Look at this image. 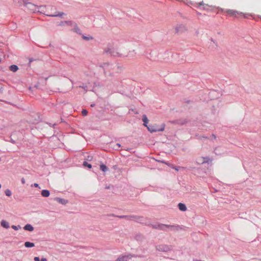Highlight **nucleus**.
Returning a JSON list of instances; mask_svg holds the SVG:
<instances>
[{"instance_id":"1","label":"nucleus","mask_w":261,"mask_h":261,"mask_svg":"<svg viewBox=\"0 0 261 261\" xmlns=\"http://www.w3.org/2000/svg\"><path fill=\"white\" fill-rule=\"evenodd\" d=\"M223 12L230 17L238 18L244 16L243 13L234 10L226 9L223 10Z\"/></svg>"},{"instance_id":"2","label":"nucleus","mask_w":261,"mask_h":261,"mask_svg":"<svg viewBox=\"0 0 261 261\" xmlns=\"http://www.w3.org/2000/svg\"><path fill=\"white\" fill-rule=\"evenodd\" d=\"M148 130L151 133L163 131L165 129V124H162L160 128H158L156 125H149L147 126Z\"/></svg>"},{"instance_id":"3","label":"nucleus","mask_w":261,"mask_h":261,"mask_svg":"<svg viewBox=\"0 0 261 261\" xmlns=\"http://www.w3.org/2000/svg\"><path fill=\"white\" fill-rule=\"evenodd\" d=\"M24 6L31 12H35L36 11H39V7L31 3H25Z\"/></svg>"},{"instance_id":"4","label":"nucleus","mask_w":261,"mask_h":261,"mask_svg":"<svg viewBox=\"0 0 261 261\" xmlns=\"http://www.w3.org/2000/svg\"><path fill=\"white\" fill-rule=\"evenodd\" d=\"M133 257V255L131 254H128L127 255H122L120 256L115 261H127L129 259H131Z\"/></svg>"},{"instance_id":"5","label":"nucleus","mask_w":261,"mask_h":261,"mask_svg":"<svg viewBox=\"0 0 261 261\" xmlns=\"http://www.w3.org/2000/svg\"><path fill=\"white\" fill-rule=\"evenodd\" d=\"M73 24V22L72 21H64L61 22L59 25L64 27L65 25L72 26Z\"/></svg>"},{"instance_id":"6","label":"nucleus","mask_w":261,"mask_h":261,"mask_svg":"<svg viewBox=\"0 0 261 261\" xmlns=\"http://www.w3.org/2000/svg\"><path fill=\"white\" fill-rule=\"evenodd\" d=\"M210 161L208 158L201 157L198 160V162L200 164H203L205 163H208Z\"/></svg>"},{"instance_id":"7","label":"nucleus","mask_w":261,"mask_h":261,"mask_svg":"<svg viewBox=\"0 0 261 261\" xmlns=\"http://www.w3.org/2000/svg\"><path fill=\"white\" fill-rule=\"evenodd\" d=\"M55 200L57 201L58 202L65 205L67 203L68 200H66L65 199L57 197L55 198Z\"/></svg>"},{"instance_id":"8","label":"nucleus","mask_w":261,"mask_h":261,"mask_svg":"<svg viewBox=\"0 0 261 261\" xmlns=\"http://www.w3.org/2000/svg\"><path fill=\"white\" fill-rule=\"evenodd\" d=\"M72 26H73L74 27V28L73 29V31L78 33V34H81V30H80V29L79 28V27L77 26V25L73 22V24Z\"/></svg>"},{"instance_id":"9","label":"nucleus","mask_w":261,"mask_h":261,"mask_svg":"<svg viewBox=\"0 0 261 261\" xmlns=\"http://www.w3.org/2000/svg\"><path fill=\"white\" fill-rule=\"evenodd\" d=\"M49 195H50V193H49V191L48 190H43L41 191V195L43 197H48L49 196Z\"/></svg>"},{"instance_id":"10","label":"nucleus","mask_w":261,"mask_h":261,"mask_svg":"<svg viewBox=\"0 0 261 261\" xmlns=\"http://www.w3.org/2000/svg\"><path fill=\"white\" fill-rule=\"evenodd\" d=\"M1 226L5 228H9V224L5 220H2L1 222Z\"/></svg>"},{"instance_id":"11","label":"nucleus","mask_w":261,"mask_h":261,"mask_svg":"<svg viewBox=\"0 0 261 261\" xmlns=\"http://www.w3.org/2000/svg\"><path fill=\"white\" fill-rule=\"evenodd\" d=\"M178 208L181 211H186L187 210L186 205L181 203L178 204Z\"/></svg>"},{"instance_id":"12","label":"nucleus","mask_w":261,"mask_h":261,"mask_svg":"<svg viewBox=\"0 0 261 261\" xmlns=\"http://www.w3.org/2000/svg\"><path fill=\"white\" fill-rule=\"evenodd\" d=\"M142 121L144 122V125L146 127L148 126L147 125V123L148 122V120L147 119V116L145 115H143L142 116Z\"/></svg>"},{"instance_id":"13","label":"nucleus","mask_w":261,"mask_h":261,"mask_svg":"<svg viewBox=\"0 0 261 261\" xmlns=\"http://www.w3.org/2000/svg\"><path fill=\"white\" fill-rule=\"evenodd\" d=\"M24 229L30 231H32L34 230L33 227L30 224L25 225L24 227Z\"/></svg>"},{"instance_id":"14","label":"nucleus","mask_w":261,"mask_h":261,"mask_svg":"<svg viewBox=\"0 0 261 261\" xmlns=\"http://www.w3.org/2000/svg\"><path fill=\"white\" fill-rule=\"evenodd\" d=\"M18 68L17 66H16L15 65H12L11 66H10V70L13 72H16L18 70Z\"/></svg>"},{"instance_id":"15","label":"nucleus","mask_w":261,"mask_h":261,"mask_svg":"<svg viewBox=\"0 0 261 261\" xmlns=\"http://www.w3.org/2000/svg\"><path fill=\"white\" fill-rule=\"evenodd\" d=\"M65 14L63 12H59V13H57L56 14H53V15H48V16H51V17H57V16H62L63 15H64Z\"/></svg>"},{"instance_id":"16","label":"nucleus","mask_w":261,"mask_h":261,"mask_svg":"<svg viewBox=\"0 0 261 261\" xmlns=\"http://www.w3.org/2000/svg\"><path fill=\"white\" fill-rule=\"evenodd\" d=\"M24 246L26 247H33L35 246L34 244L30 242H26L24 243Z\"/></svg>"},{"instance_id":"17","label":"nucleus","mask_w":261,"mask_h":261,"mask_svg":"<svg viewBox=\"0 0 261 261\" xmlns=\"http://www.w3.org/2000/svg\"><path fill=\"white\" fill-rule=\"evenodd\" d=\"M100 169L103 172H106L108 169L107 167L103 164H102L100 166Z\"/></svg>"},{"instance_id":"18","label":"nucleus","mask_w":261,"mask_h":261,"mask_svg":"<svg viewBox=\"0 0 261 261\" xmlns=\"http://www.w3.org/2000/svg\"><path fill=\"white\" fill-rule=\"evenodd\" d=\"M172 227V226L166 225H164V224H161V225H159V227L161 229H165V227Z\"/></svg>"},{"instance_id":"19","label":"nucleus","mask_w":261,"mask_h":261,"mask_svg":"<svg viewBox=\"0 0 261 261\" xmlns=\"http://www.w3.org/2000/svg\"><path fill=\"white\" fill-rule=\"evenodd\" d=\"M5 194L6 195V196H9V197L11 196V195H12L11 191L9 189H7L5 191Z\"/></svg>"},{"instance_id":"20","label":"nucleus","mask_w":261,"mask_h":261,"mask_svg":"<svg viewBox=\"0 0 261 261\" xmlns=\"http://www.w3.org/2000/svg\"><path fill=\"white\" fill-rule=\"evenodd\" d=\"M83 166H84V167H88V168H91V167H92L91 165V164H89V163H87V162H84L83 163Z\"/></svg>"},{"instance_id":"21","label":"nucleus","mask_w":261,"mask_h":261,"mask_svg":"<svg viewBox=\"0 0 261 261\" xmlns=\"http://www.w3.org/2000/svg\"><path fill=\"white\" fill-rule=\"evenodd\" d=\"M196 5H197V7H198L199 6H203V8L205 6V4H204L203 2H201L200 3H196Z\"/></svg>"},{"instance_id":"22","label":"nucleus","mask_w":261,"mask_h":261,"mask_svg":"<svg viewBox=\"0 0 261 261\" xmlns=\"http://www.w3.org/2000/svg\"><path fill=\"white\" fill-rule=\"evenodd\" d=\"M211 7L210 6H209L208 5L205 4V6H204L203 9V10H208L210 9Z\"/></svg>"},{"instance_id":"23","label":"nucleus","mask_w":261,"mask_h":261,"mask_svg":"<svg viewBox=\"0 0 261 261\" xmlns=\"http://www.w3.org/2000/svg\"><path fill=\"white\" fill-rule=\"evenodd\" d=\"M83 38L84 39V40H92L93 39V38L92 37H86V36H83Z\"/></svg>"},{"instance_id":"24","label":"nucleus","mask_w":261,"mask_h":261,"mask_svg":"<svg viewBox=\"0 0 261 261\" xmlns=\"http://www.w3.org/2000/svg\"><path fill=\"white\" fill-rule=\"evenodd\" d=\"M82 114L83 116H86L88 114V111L86 110L83 109L82 111Z\"/></svg>"},{"instance_id":"25","label":"nucleus","mask_w":261,"mask_h":261,"mask_svg":"<svg viewBox=\"0 0 261 261\" xmlns=\"http://www.w3.org/2000/svg\"><path fill=\"white\" fill-rule=\"evenodd\" d=\"M11 227H12L13 229H14V230H18V228H17V227L16 226H15V225H12V226H11Z\"/></svg>"},{"instance_id":"26","label":"nucleus","mask_w":261,"mask_h":261,"mask_svg":"<svg viewBox=\"0 0 261 261\" xmlns=\"http://www.w3.org/2000/svg\"><path fill=\"white\" fill-rule=\"evenodd\" d=\"M34 259L35 261H40V258L39 257L36 256L34 257Z\"/></svg>"},{"instance_id":"27","label":"nucleus","mask_w":261,"mask_h":261,"mask_svg":"<svg viewBox=\"0 0 261 261\" xmlns=\"http://www.w3.org/2000/svg\"><path fill=\"white\" fill-rule=\"evenodd\" d=\"M33 186H34L35 187H36V188H40L39 187V185H38V184L35 183V184L33 185Z\"/></svg>"},{"instance_id":"28","label":"nucleus","mask_w":261,"mask_h":261,"mask_svg":"<svg viewBox=\"0 0 261 261\" xmlns=\"http://www.w3.org/2000/svg\"><path fill=\"white\" fill-rule=\"evenodd\" d=\"M46 260H47V259L46 258H42L41 260H40V261H46Z\"/></svg>"},{"instance_id":"29","label":"nucleus","mask_w":261,"mask_h":261,"mask_svg":"<svg viewBox=\"0 0 261 261\" xmlns=\"http://www.w3.org/2000/svg\"><path fill=\"white\" fill-rule=\"evenodd\" d=\"M21 182L22 184H24L25 183V179L24 178H22L21 179Z\"/></svg>"},{"instance_id":"30","label":"nucleus","mask_w":261,"mask_h":261,"mask_svg":"<svg viewBox=\"0 0 261 261\" xmlns=\"http://www.w3.org/2000/svg\"><path fill=\"white\" fill-rule=\"evenodd\" d=\"M173 168L175 170H177V171H178V168H174V167H173Z\"/></svg>"},{"instance_id":"31","label":"nucleus","mask_w":261,"mask_h":261,"mask_svg":"<svg viewBox=\"0 0 261 261\" xmlns=\"http://www.w3.org/2000/svg\"><path fill=\"white\" fill-rule=\"evenodd\" d=\"M117 145L119 147L120 146V145L119 144H117Z\"/></svg>"},{"instance_id":"32","label":"nucleus","mask_w":261,"mask_h":261,"mask_svg":"<svg viewBox=\"0 0 261 261\" xmlns=\"http://www.w3.org/2000/svg\"><path fill=\"white\" fill-rule=\"evenodd\" d=\"M176 30L177 32H178V30L177 29V28H176Z\"/></svg>"},{"instance_id":"33","label":"nucleus","mask_w":261,"mask_h":261,"mask_svg":"<svg viewBox=\"0 0 261 261\" xmlns=\"http://www.w3.org/2000/svg\"><path fill=\"white\" fill-rule=\"evenodd\" d=\"M195 261H202V260H195Z\"/></svg>"},{"instance_id":"34","label":"nucleus","mask_w":261,"mask_h":261,"mask_svg":"<svg viewBox=\"0 0 261 261\" xmlns=\"http://www.w3.org/2000/svg\"><path fill=\"white\" fill-rule=\"evenodd\" d=\"M260 19H261V16H260Z\"/></svg>"}]
</instances>
